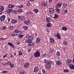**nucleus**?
<instances>
[{"mask_svg":"<svg viewBox=\"0 0 74 74\" xmlns=\"http://www.w3.org/2000/svg\"><path fill=\"white\" fill-rule=\"evenodd\" d=\"M34 56L35 58L37 57H40V53L38 50L36 51V52L34 53Z\"/></svg>","mask_w":74,"mask_h":74,"instance_id":"obj_1","label":"nucleus"},{"mask_svg":"<svg viewBox=\"0 0 74 74\" xmlns=\"http://www.w3.org/2000/svg\"><path fill=\"white\" fill-rule=\"evenodd\" d=\"M18 18L19 20L20 21H23L25 20V18L24 16H18Z\"/></svg>","mask_w":74,"mask_h":74,"instance_id":"obj_2","label":"nucleus"},{"mask_svg":"<svg viewBox=\"0 0 74 74\" xmlns=\"http://www.w3.org/2000/svg\"><path fill=\"white\" fill-rule=\"evenodd\" d=\"M5 16L4 15H3L2 16H1L0 18V19L1 21H4L5 20Z\"/></svg>","mask_w":74,"mask_h":74,"instance_id":"obj_3","label":"nucleus"},{"mask_svg":"<svg viewBox=\"0 0 74 74\" xmlns=\"http://www.w3.org/2000/svg\"><path fill=\"white\" fill-rule=\"evenodd\" d=\"M4 10V9L3 6H0V15L2 14V12H3L2 11H3Z\"/></svg>","mask_w":74,"mask_h":74,"instance_id":"obj_4","label":"nucleus"},{"mask_svg":"<svg viewBox=\"0 0 74 74\" xmlns=\"http://www.w3.org/2000/svg\"><path fill=\"white\" fill-rule=\"evenodd\" d=\"M38 67L36 66L34 68V73H37V72L38 71Z\"/></svg>","mask_w":74,"mask_h":74,"instance_id":"obj_5","label":"nucleus"},{"mask_svg":"<svg viewBox=\"0 0 74 74\" xmlns=\"http://www.w3.org/2000/svg\"><path fill=\"white\" fill-rule=\"evenodd\" d=\"M69 67L70 69H73L74 70V65L72 64H70L69 65Z\"/></svg>","mask_w":74,"mask_h":74,"instance_id":"obj_6","label":"nucleus"},{"mask_svg":"<svg viewBox=\"0 0 74 74\" xmlns=\"http://www.w3.org/2000/svg\"><path fill=\"white\" fill-rule=\"evenodd\" d=\"M28 39L30 42H32L33 40V37L32 36H30L28 37Z\"/></svg>","mask_w":74,"mask_h":74,"instance_id":"obj_7","label":"nucleus"},{"mask_svg":"<svg viewBox=\"0 0 74 74\" xmlns=\"http://www.w3.org/2000/svg\"><path fill=\"white\" fill-rule=\"evenodd\" d=\"M7 11L8 14H10L11 12H13V10L11 9H9L7 10Z\"/></svg>","mask_w":74,"mask_h":74,"instance_id":"obj_8","label":"nucleus"},{"mask_svg":"<svg viewBox=\"0 0 74 74\" xmlns=\"http://www.w3.org/2000/svg\"><path fill=\"white\" fill-rule=\"evenodd\" d=\"M42 5L44 7H46L47 5V3L46 1H44L42 3Z\"/></svg>","mask_w":74,"mask_h":74,"instance_id":"obj_9","label":"nucleus"},{"mask_svg":"<svg viewBox=\"0 0 74 74\" xmlns=\"http://www.w3.org/2000/svg\"><path fill=\"white\" fill-rule=\"evenodd\" d=\"M73 61L69 59H68L67 60L66 62H67V64H69L70 63L72 62Z\"/></svg>","mask_w":74,"mask_h":74,"instance_id":"obj_10","label":"nucleus"},{"mask_svg":"<svg viewBox=\"0 0 74 74\" xmlns=\"http://www.w3.org/2000/svg\"><path fill=\"white\" fill-rule=\"evenodd\" d=\"M51 67V65L50 64H47L46 65V67L47 69H49Z\"/></svg>","mask_w":74,"mask_h":74,"instance_id":"obj_11","label":"nucleus"},{"mask_svg":"<svg viewBox=\"0 0 74 74\" xmlns=\"http://www.w3.org/2000/svg\"><path fill=\"white\" fill-rule=\"evenodd\" d=\"M49 12L50 13H51V14H52L54 12V10L52 8H50L49 9Z\"/></svg>","mask_w":74,"mask_h":74,"instance_id":"obj_12","label":"nucleus"},{"mask_svg":"<svg viewBox=\"0 0 74 74\" xmlns=\"http://www.w3.org/2000/svg\"><path fill=\"white\" fill-rule=\"evenodd\" d=\"M28 45L29 46H34V43L33 42H31L28 43Z\"/></svg>","mask_w":74,"mask_h":74,"instance_id":"obj_13","label":"nucleus"},{"mask_svg":"<svg viewBox=\"0 0 74 74\" xmlns=\"http://www.w3.org/2000/svg\"><path fill=\"white\" fill-rule=\"evenodd\" d=\"M29 63L27 62L24 65V67H25V68H27V67H29Z\"/></svg>","mask_w":74,"mask_h":74,"instance_id":"obj_14","label":"nucleus"},{"mask_svg":"<svg viewBox=\"0 0 74 74\" xmlns=\"http://www.w3.org/2000/svg\"><path fill=\"white\" fill-rule=\"evenodd\" d=\"M24 23H25L26 24V25H29V24L30 23V21H25Z\"/></svg>","mask_w":74,"mask_h":74,"instance_id":"obj_15","label":"nucleus"},{"mask_svg":"<svg viewBox=\"0 0 74 74\" xmlns=\"http://www.w3.org/2000/svg\"><path fill=\"white\" fill-rule=\"evenodd\" d=\"M49 40L50 42L52 43V42H55V40H54V39H53L52 38H50Z\"/></svg>","mask_w":74,"mask_h":74,"instance_id":"obj_16","label":"nucleus"},{"mask_svg":"<svg viewBox=\"0 0 74 74\" xmlns=\"http://www.w3.org/2000/svg\"><path fill=\"white\" fill-rule=\"evenodd\" d=\"M14 7V5H13L11 4H9L8 6V8H12Z\"/></svg>","mask_w":74,"mask_h":74,"instance_id":"obj_17","label":"nucleus"},{"mask_svg":"<svg viewBox=\"0 0 74 74\" xmlns=\"http://www.w3.org/2000/svg\"><path fill=\"white\" fill-rule=\"evenodd\" d=\"M62 44H63L64 45H67V42L66 41H63L62 42Z\"/></svg>","mask_w":74,"mask_h":74,"instance_id":"obj_18","label":"nucleus"},{"mask_svg":"<svg viewBox=\"0 0 74 74\" xmlns=\"http://www.w3.org/2000/svg\"><path fill=\"white\" fill-rule=\"evenodd\" d=\"M46 20L47 22H51V18L49 17H48L47 18H46Z\"/></svg>","mask_w":74,"mask_h":74,"instance_id":"obj_19","label":"nucleus"},{"mask_svg":"<svg viewBox=\"0 0 74 74\" xmlns=\"http://www.w3.org/2000/svg\"><path fill=\"white\" fill-rule=\"evenodd\" d=\"M53 52H54V49H50L49 50V53H53Z\"/></svg>","mask_w":74,"mask_h":74,"instance_id":"obj_20","label":"nucleus"},{"mask_svg":"<svg viewBox=\"0 0 74 74\" xmlns=\"http://www.w3.org/2000/svg\"><path fill=\"white\" fill-rule=\"evenodd\" d=\"M57 37L58 39H61V37L59 34L58 33L57 34Z\"/></svg>","mask_w":74,"mask_h":74,"instance_id":"obj_21","label":"nucleus"},{"mask_svg":"<svg viewBox=\"0 0 74 74\" xmlns=\"http://www.w3.org/2000/svg\"><path fill=\"white\" fill-rule=\"evenodd\" d=\"M52 26V24L51 23H48L47 24V27H49Z\"/></svg>","mask_w":74,"mask_h":74,"instance_id":"obj_22","label":"nucleus"},{"mask_svg":"<svg viewBox=\"0 0 74 74\" xmlns=\"http://www.w3.org/2000/svg\"><path fill=\"white\" fill-rule=\"evenodd\" d=\"M22 32L21 31H19L18 32H17L16 33V34L17 35H19L21 34H22Z\"/></svg>","mask_w":74,"mask_h":74,"instance_id":"obj_23","label":"nucleus"},{"mask_svg":"<svg viewBox=\"0 0 74 74\" xmlns=\"http://www.w3.org/2000/svg\"><path fill=\"white\" fill-rule=\"evenodd\" d=\"M62 5V4L61 3H60L59 4H57V7H58L59 8H60V7H61Z\"/></svg>","mask_w":74,"mask_h":74,"instance_id":"obj_24","label":"nucleus"},{"mask_svg":"<svg viewBox=\"0 0 74 74\" xmlns=\"http://www.w3.org/2000/svg\"><path fill=\"white\" fill-rule=\"evenodd\" d=\"M56 11L57 13L59 14L60 13V9L57 8L56 9Z\"/></svg>","mask_w":74,"mask_h":74,"instance_id":"obj_25","label":"nucleus"},{"mask_svg":"<svg viewBox=\"0 0 74 74\" xmlns=\"http://www.w3.org/2000/svg\"><path fill=\"white\" fill-rule=\"evenodd\" d=\"M56 63H57V64H58V65H61V62L60 61H57L56 62Z\"/></svg>","mask_w":74,"mask_h":74,"instance_id":"obj_26","label":"nucleus"},{"mask_svg":"<svg viewBox=\"0 0 74 74\" xmlns=\"http://www.w3.org/2000/svg\"><path fill=\"white\" fill-rule=\"evenodd\" d=\"M8 45H10L11 46V47H14V45L13 44L10 42H8Z\"/></svg>","mask_w":74,"mask_h":74,"instance_id":"obj_27","label":"nucleus"},{"mask_svg":"<svg viewBox=\"0 0 74 74\" xmlns=\"http://www.w3.org/2000/svg\"><path fill=\"white\" fill-rule=\"evenodd\" d=\"M62 29L63 30H65L66 31L67 30V28L66 27H62Z\"/></svg>","mask_w":74,"mask_h":74,"instance_id":"obj_28","label":"nucleus"},{"mask_svg":"<svg viewBox=\"0 0 74 74\" xmlns=\"http://www.w3.org/2000/svg\"><path fill=\"white\" fill-rule=\"evenodd\" d=\"M40 42V38H38L36 40V43L37 44H38V43Z\"/></svg>","mask_w":74,"mask_h":74,"instance_id":"obj_29","label":"nucleus"},{"mask_svg":"<svg viewBox=\"0 0 74 74\" xmlns=\"http://www.w3.org/2000/svg\"><path fill=\"white\" fill-rule=\"evenodd\" d=\"M52 62V61L51 60H47L46 63H51Z\"/></svg>","mask_w":74,"mask_h":74,"instance_id":"obj_30","label":"nucleus"},{"mask_svg":"<svg viewBox=\"0 0 74 74\" xmlns=\"http://www.w3.org/2000/svg\"><path fill=\"white\" fill-rule=\"evenodd\" d=\"M23 36H24V35H19V36H18V37L19 38L21 39L23 38Z\"/></svg>","mask_w":74,"mask_h":74,"instance_id":"obj_31","label":"nucleus"},{"mask_svg":"<svg viewBox=\"0 0 74 74\" xmlns=\"http://www.w3.org/2000/svg\"><path fill=\"white\" fill-rule=\"evenodd\" d=\"M34 11L35 12H36V13H38V10L37 9H34Z\"/></svg>","mask_w":74,"mask_h":74,"instance_id":"obj_32","label":"nucleus"},{"mask_svg":"<svg viewBox=\"0 0 74 74\" xmlns=\"http://www.w3.org/2000/svg\"><path fill=\"white\" fill-rule=\"evenodd\" d=\"M56 55L58 56H60V52L58 51L56 52Z\"/></svg>","mask_w":74,"mask_h":74,"instance_id":"obj_33","label":"nucleus"},{"mask_svg":"<svg viewBox=\"0 0 74 74\" xmlns=\"http://www.w3.org/2000/svg\"><path fill=\"white\" fill-rule=\"evenodd\" d=\"M30 3L29 2H27V5L29 7V6H30Z\"/></svg>","mask_w":74,"mask_h":74,"instance_id":"obj_34","label":"nucleus"},{"mask_svg":"<svg viewBox=\"0 0 74 74\" xmlns=\"http://www.w3.org/2000/svg\"><path fill=\"white\" fill-rule=\"evenodd\" d=\"M12 23H16L17 22V21L12 20Z\"/></svg>","mask_w":74,"mask_h":74,"instance_id":"obj_35","label":"nucleus"},{"mask_svg":"<svg viewBox=\"0 0 74 74\" xmlns=\"http://www.w3.org/2000/svg\"><path fill=\"white\" fill-rule=\"evenodd\" d=\"M33 14V12L31 11L27 12V14Z\"/></svg>","mask_w":74,"mask_h":74,"instance_id":"obj_36","label":"nucleus"},{"mask_svg":"<svg viewBox=\"0 0 74 74\" xmlns=\"http://www.w3.org/2000/svg\"><path fill=\"white\" fill-rule=\"evenodd\" d=\"M2 66H5V65H7V63L6 62H2Z\"/></svg>","mask_w":74,"mask_h":74,"instance_id":"obj_37","label":"nucleus"},{"mask_svg":"<svg viewBox=\"0 0 74 74\" xmlns=\"http://www.w3.org/2000/svg\"><path fill=\"white\" fill-rule=\"evenodd\" d=\"M54 18H58V15L56 14H55Z\"/></svg>","mask_w":74,"mask_h":74,"instance_id":"obj_38","label":"nucleus"},{"mask_svg":"<svg viewBox=\"0 0 74 74\" xmlns=\"http://www.w3.org/2000/svg\"><path fill=\"white\" fill-rule=\"evenodd\" d=\"M17 11L18 12H22L23 11V10L21 9H20L18 10Z\"/></svg>","mask_w":74,"mask_h":74,"instance_id":"obj_39","label":"nucleus"},{"mask_svg":"<svg viewBox=\"0 0 74 74\" xmlns=\"http://www.w3.org/2000/svg\"><path fill=\"white\" fill-rule=\"evenodd\" d=\"M25 43H29V42H30V41L28 39V40H26L25 41Z\"/></svg>","mask_w":74,"mask_h":74,"instance_id":"obj_40","label":"nucleus"},{"mask_svg":"<svg viewBox=\"0 0 74 74\" xmlns=\"http://www.w3.org/2000/svg\"><path fill=\"white\" fill-rule=\"evenodd\" d=\"M42 74H45V71L44 69H42Z\"/></svg>","mask_w":74,"mask_h":74,"instance_id":"obj_41","label":"nucleus"},{"mask_svg":"<svg viewBox=\"0 0 74 74\" xmlns=\"http://www.w3.org/2000/svg\"><path fill=\"white\" fill-rule=\"evenodd\" d=\"M10 65V66L11 68H12V67H14V64H11Z\"/></svg>","mask_w":74,"mask_h":74,"instance_id":"obj_42","label":"nucleus"},{"mask_svg":"<svg viewBox=\"0 0 74 74\" xmlns=\"http://www.w3.org/2000/svg\"><path fill=\"white\" fill-rule=\"evenodd\" d=\"M9 28L10 30H12V29H13V27L12 26H11L9 27Z\"/></svg>","mask_w":74,"mask_h":74,"instance_id":"obj_43","label":"nucleus"},{"mask_svg":"<svg viewBox=\"0 0 74 74\" xmlns=\"http://www.w3.org/2000/svg\"><path fill=\"white\" fill-rule=\"evenodd\" d=\"M23 28L24 29H25V30H27L28 27H27L24 26L23 27Z\"/></svg>","mask_w":74,"mask_h":74,"instance_id":"obj_44","label":"nucleus"},{"mask_svg":"<svg viewBox=\"0 0 74 74\" xmlns=\"http://www.w3.org/2000/svg\"><path fill=\"white\" fill-rule=\"evenodd\" d=\"M64 71L65 73H67V72H69V70H64Z\"/></svg>","mask_w":74,"mask_h":74,"instance_id":"obj_45","label":"nucleus"},{"mask_svg":"<svg viewBox=\"0 0 74 74\" xmlns=\"http://www.w3.org/2000/svg\"><path fill=\"white\" fill-rule=\"evenodd\" d=\"M3 30H5V29H7V27H6L3 26Z\"/></svg>","mask_w":74,"mask_h":74,"instance_id":"obj_46","label":"nucleus"},{"mask_svg":"<svg viewBox=\"0 0 74 74\" xmlns=\"http://www.w3.org/2000/svg\"><path fill=\"white\" fill-rule=\"evenodd\" d=\"M18 8H23V5H21L20 6H18Z\"/></svg>","mask_w":74,"mask_h":74,"instance_id":"obj_47","label":"nucleus"},{"mask_svg":"<svg viewBox=\"0 0 74 74\" xmlns=\"http://www.w3.org/2000/svg\"><path fill=\"white\" fill-rule=\"evenodd\" d=\"M11 62H7V64H8V65H11Z\"/></svg>","mask_w":74,"mask_h":74,"instance_id":"obj_48","label":"nucleus"},{"mask_svg":"<svg viewBox=\"0 0 74 74\" xmlns=\"http://www.w3.org/2000/svg\"><path fill=\"white\" fill-rule=\"evenodd\" d=\"M19 55H21H21H22V53L21 51H19Z\"/></svg>","mask_w":74,"mask_h":74,"instance_id":"obj_49","label":"nucleus"},{"mask_svg":"<svg viewBox=\"0 0 74 74\" xmlns=\"http://www.w3.org/2000/svg\"><path fill=\"white\" fill-rule=\"evenodd\" d=\"M7 55L6 54H5L3 56V58H7Z\"/></svg>","mask_w":74,"mask_h":74,"instance_id":"obj_50","label":"nucleus"},{"mask_svg":"<svg viewBox=\"0 0 74 74\" xmlns=\"http://www.w3.org/2000/svg\"><path fill=\"white\" fill-rule=\"evenodd\" d=\"M8 71H2V73H8Z\"/></svg>","mask_w":74,"mask_h":74,"instance_id":"obj_51","label":"nucleus"},{"mask_svg":"<svg viewBox=\"0 0 74 74\" xmlns=\"http://www.w3.org/2000/svg\"><path fill=\"white\" fill-rule=\"evenodd\" d=\"M30 51H31V49H28L27 52L28 53H29V52H30Z\"/></svg>","mask_w":74,"mask_h":74,"instance_id":"obj_52","label":"nucleus"},{"mask_svg":"<svg viewBox=\"0 0 74 74\" xmlns=\"http://www.w3.org/2000/svg\"><path fill=\"white\" fill-rule=\"evenodd\" d=\"M63 5H64V7H65V8H66V7H67V5L66 4H63Z\"/></svg>","mask_w":74,"mask_h":74,"instance_id":"obj_53","label":"nucleus"},{"mask_svg":"<svg viewBox=\"0 0 74 74\" xmlns=\"http://www.w3.org/2000/svg\"><path fill=\"white\" fill-rule=\"evenodd\" d=\"M15 34H12L11 35V36H12V37H15Z\"/></svg>","mask_w":74,"mask_h":74,"instance_id":"obj_54","label":"nucleus"},{"mask_svg":"<svg viewBox=\"0 0 74 74\" xmlns=\"http://www.w3.org/2000/svg\"><path fill=\"white\" fill-rule=\"evenodd\" d=\"M25 73L26 72H25V71H23L22 72H21V74H25Z\"/></svg>","mask_w":74,"mask_h":74,"instance_id":"obj_55","label":"nucleus"},{"mask_svg":"<svg viewBox=\"0 0 74 74\" xmlns=\"http://www.w3.org/2000/svg\"><path fill=\"white\" fill-rule=\"evenodd\" d=\"M64 12L65 13H67V12H68V11L67 10H65L64 11Z\"/></svg>","mask_w":74,"mask_h":74,"instance_id":"obj_56","label":"nucleus"},{"mask_svg":"<svg viewBox=\"0 0 74 74\" xmlns=\"http://www.w3.org/2000/svg\"><path fill=\"white\" fill-rule=\"evenodd\" d=\"M29 35H26L25 36V38H27L28 37H29Z\"/></svg>","mask_w":74,"mask_h":74,"instance_id":"obj_57","label":"nucleus"},{"mask_svg":"<svg viewBox=\"0 0 74 74\" xmlns=\"http://www.w3.org/2000/svg\"><path fill=\"white\" fill-rule=\"evenodd\" d=\"M5 39H6V38H1V40H4Z\"/></svg>","mask_w":74,"mask_h":74,"instance_id":"obj_58","label":"nucleus"},{"mask_svg":"<svg viewBox=\"0 0 74 74\" xmlns=\"http://www.w3.org/2000/svg\"><path fill=\"white\" fill-rule=\"evenodd\" d=\"M46 30L47 31V33H49V30H48V29H46Z\"/></svg>","mask_w":74,"mask_h":74,"instance_id":"obj_59","label":"nucleus"},{"mask_svg":"<svg viewBox=\"0 0 74 74\" xmlns=\"http://www.w3.org/2000/svg\"><path fill=\"white\" fill-rule=\"evenodd\" d=\"M14 13L15 14H16V11L14 10Z\"/></svg>","mask_w":74,"mask_h":74,"instance_id":"obj_60","label":"nucleus"},{"mask_svg":"<svg viewBox=\"0 0 74 74\" xmlns=\"http://www.w3.org/2000/svg\"><path fill=\"white\" fill-rule=\"evenodd\" d=\"M52 0H49V3H51Z\"/></svg>","mask_w":74,"mask_h":74,"instance_id":"obj_61","label":"nucleus"},{"mask_svg":"<svg viewBox=\"0 0 74 74\" xmlns=\"http://www.w3.org/2000/svg\"><path fill=\"white\" fill-rule=\"evenodd\" d=\"M47 56V54H46V53H45V54H44V56Z\"/></svg>","mask_w":74,"mask_h":74,"instance_id":"obj_62","label":"nucleus"},{"mask_svg":"<svg viewBox=\"0 0 74 74\" xmlns=\"http://www.w3.org/2000/svg\"><path fill=\"white\" fill-rule=\"evenodd\" d=\"M18 30H16L14 31V32H15V33H16V32H18Z\"/></svg>","mask_w":74,"mask_h":74,"instance_id":"obj_63","label":"nucleus"},{"mask_svg":"<svg viewBox=\"0 0 74 74\" xmlns=\"http://www.w3.org/2000/svg\"><path fill=\"white\" fill-rule=\"evenodd\" d=\"M8 22H10V18H8Z\"/></svg>","mask_w":74,"mask_h":74,"instance_id":"obj_64","label":"nucleus"}]
</instances>
